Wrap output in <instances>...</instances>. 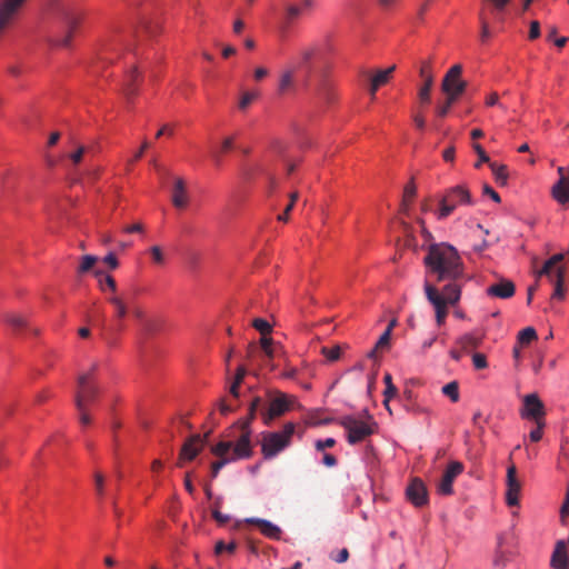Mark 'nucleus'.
<instances>
[{
    "label": "nucleus",
    "mask_w": 569,
    "mask_h": 569,
    "mask_svg": "<svg viewBox=\"0 0 569 569\" xmlns=\"http://www.w3.org/2000/svg\"><path fill=\"white\" fill-rule=\"evenodd\" d=\"M423 262L438 281L459 280L463 277L461 257L455 247L446 242L431 244Z\"/></svg>",
    "instance_id": "f257e3e1"
},
{
    "label": "nucleus",
    "mask_w": 569,
    "mask_h": 569,
    "mask_svg": "<svg viewBox=\"0 0 569 569\" xmlns=\"http://www.w3.org/2000/svg\"><path fill=\"white\" fill-rule=\"evenodd\" d=\"M296 430L293 422L284 423L282 430L263 432L261 440V453L264 459L269 460L278 456L291 443L292 436Z\"/></svg>",
    "instance_id": "f03ea898"
},
{
    "label": "nucleus",
    "mask_w": 569,
    "mask_h": 569,
    "mask_svg": "<svg viewBox=\"0 0 569 569\" xmlns=\"http://www.w3.org/2000/svg\"><path fill=\"white\" fill-rule=\"evenodd\" d=\"M59 30L50 36V43L56 47L68 48L74 30L79 24V17L68 7H61L58 16Z\"/></svg>",
    "instance_id": "7ed1b4c3"
},
{
    "label": "nucleus",
    "mask_w": 569,
    "mask_h": 569,
    "mask_svg": "<svg viewBox=\"0 0 569 569\" xmlns=\"http://www.w3.org/2000/svg\"><path fill=\"white\" fill-rule=\"evenodd\" d=\"M339 423L348 431L347 440L350 445L363 441L377 428V423L370 416L367 421L359 420L353 416H345L339 420Z\"/></svg>",
    "instance_id": "20e7f679"
},
{
    "label": "nucleus",
    "mask_w": 569,
    "mask_h": 569,
    "mask_svg": "<svg viewBox=\"0 0 569 569\" xmlns=\"http://www.w3.org/2000/svg\"><path fill=\"white\" fill-rule=\"evenodd\" d=\"M472 204L470 191L465 186H456L446 190L440 200L438 219L449 217L458 206Z\"/></svg>",
    "instance_id": "39448f33"
},
{
    "label": "nucleus",
    "mask_w": 569,
    "mask_h": 569,
    "mask_svg": "<svg viewBox=\"0 0 569 569\" xmlns=\"http://www.w3.org/2000/svg\"><path fill=\"white\" fill-rule=\"evenodd\" d=\"M322 54V44L320 42H311L301 46L297 51L295 68L299 71L306 72V86L310 81L311 73L313 71V63L320 59Z\"/></svg>",
    "instance_id": "423d86ee"
},
{
    "label": "nucleus",
    "mask_w": 569,
    "mask_h": 569,
    "mask_svg": "<svg viewBox=\"0 0 569 569\" xmlns=\"http://www.w3.org/2000/svg\"><path fill=\"white\" fill-rule=\"evenodd\" d=\"M96 370L97 365H93L89 372L80 375L78 378V391L74 396V403L78 410L87 409L98 397L99 390L97 386L91 382L92 375Z\"/></svg>",
    "instance_id": "0eeeda50"
},
{
    "label": "nucleus",
    "mask_w": 569,
    "mask_h": 569,
    "mask_svg": "<svg viewBox=\"0 0 569 569\" xmlns=\"http://www.w3.org/2000/svg\"><path fill=\"white\" fill-rule=\"evenodd\" d=\"M256 411H249L246 418L240 419L237 425L241 429V436L238 438L234 445L236 458H250L252 456L251 446V423L256 418Z\"/></svg>",
    "instance_id": "6e6552de"
},
{
    "label": "nucleus",
    "mask_w": 569,
    "mask_h": 569,
    "mask_svg": "<svg viewBox=\"0 0 569 569\" xmlns=\"http://www.w3.org/2000/svg\"><path fill=\"white\" fill-rule=\"evenodd\" d=\"M461 74L462 66L459 63L452 66L441 81V91L445 94L460 98L467 89V81L461 79Z\"/></svg>",
    "instance_id": "1a4fd4ad"
},
{
    "label": "nucleus",
    "mask_w": 569,
    "mask_h": 569,
    "mask_svg": "<svg viewBox=\"0 0 569 569\" xmlns=\"http://www.w3.org/2000/svg\"><path fill=\"white\" fill-rule=\"evenodd\" d=\"M291 399L283 392H277L270 400L269 407L261 410V418L264 425L269 426L276 418L282 416L290 409Z\"/></svg>",
    "instance_id": "9d476101"
},
{
    "label": "nucleus",
    "mask_w": 569,
    "mask_h": 569,
    "mask_svg": "<svg viewBox=\"0 0 569 569\" xmlns=\"http://www.w3.org/2000/svg\"><path fill=\"white\" fill-rule=\"evenodd\" d=\"M234 445L232 441H220L212 448V453L220 459L212 463L211 466V476L216 478L227 463L236 460H240L241 458H236L234 453Z\"/></svg>",
    "instance_id": "9b49d317"
},
{
    "label": "nucleus",
    "mask_w": 569,
    "mask_h": 569,
    "mask_svg": "<svg viewBox=\"0 0 569 569\" xmlns=\"http://www.w3.org/2000/svg\"><path fill=\"white\" fill-rule=\"evenodd\" d=\"M523 406L520 410L522 419L541 421L546 415L545 405L537 393L526 395L522 399Z\"/></svg>",
    "instance_id": "f8f14e48"
},
{
    "label": "nucleus",
    "mask_w": 569,
    "mask_h": 569,
    "mask_svg": "<svg viewBox=\"0 0 569 569\" xmlns=\"http://www.w3.org/2000/svg\"><path fill=\"white\" fill-rule=\"evenodd\" d=\"M463 465L460 461H451L446 468L441 480L438 485V492L442 496H450L453 493V481L463 472Z\"/></svg>",
    "instance_id": "ddd939ff"
},
{
    "label": "nucleus",
    "mask_w": 569,
    "mask_h": 569,
    "mask_svg": "<svg viewBox=\"0 0 569 569\" xmlns=\"http://www.w3.org/2000/svg\"><path fill=\"white\" fill-rule=\"evenodd\" d=\"M425 291L427 299L435 308L437 325L442 326L448 315V306L446 305V300L440 295L438 289L428 282L425 284Z\"/></svg>",
    "instance_id": "4468645a"
},
{
    "label": "nucleus",
    "mask_w": 569,
    "mask_h": 569,
    "mask_svg": "<svg viewBox=\"0 0 569 569\" xmlns=\"http://www.w3.org/2000/svg\"><path fill=\"white\" fill-rule=\"evenodd\" d=\"M419 74L423 79L422 86L419 88L418 98L421 103L430 102V92L433 86V73L431 69V62L429 60L423 61L419 69Z\"/></svg>",
    "instance_id": "2eb2a0df"
},
{
    "label": "nucleus",
    "mask_w": 569,
    "mask_h": 569,
    "mask_svg": "<svg viewBox=\"0 0 569 569\" xmlns=\"http://www.w3.org/2000/svg\"><path fill=\"white\" fill-rule=\"evenodd\" d=\"M407 499L416 507H422L428 502V491L423 481L419 478L411 480L406 489Z\"/></svg>",
    "instance_id": "dca6fc26"
},
{
    "label": "nucleus",
    "mask_w": 569,
    "mask_h": 569,
    "mask_svg": "<svg viewBox=\"0 0 569 569\" xmlns=\"http://www.w3.org/2000/svg\"><path fill=\"white\" fill-rule=\"evenodd\" d=\"M521 490L520 481L517 479V469L512 465L507 470V491L506 502L509 507L519 505V495Z\"/></svg>",
    "instance_id": "f3484780"
},
{
    "label": "nucleus",
    "mask_w": 569,
    "mask_h": 569,
    "mask_svg": "<svg viewBox=\"0 0 569 569\" xmlns=\"http://www.w3.org/2000/svg\"><path fill=\"white\" fill-rule=\"evenodd\" d=\"M313 7V0H300V3H287L283 13V28L290 27L305 12Z\"/></svg>",
    "instance_id": "a211bd4d"
},
{
    "label": "nucleus",
    "mask_w": 569,
    "mask_h": 569,
    "mask_svg": "<svg viewBox=\"0 0 569 569\" xmlns=\"http://www.w3.org/2000/svg\"><path fill=\"white\" fill-rule=\"evenodd\" d=\"M204 443V439L201 438L200 435H193L191 436L182 446L180 455H179V461L178 466H182V461H191L193 460L198 453L202 450Z\"/></svg>",
    "instance_id": "6ab92c4d"
},
{
    "label": "nucleus",
    "mask_w": 569,
    "mask_h": 569,
    "mask_svg": "<svg viewBox=\"0 0 569 569\" xmlns=\"http://www.w3.org/2000/svg\"><path fill=\"white\" fill-rule=\"evenodd\" d=\"M142 81V76L137 69V67H131L128 72L124 76L123 83H122V92L130 102L137 94H138V88L139 83Z\"/></svg>",
    "instance_id": "aec40b11"
},
{
    "label": "nucleus",
    "mask_w": 569,
    "mask_h": 569,
    "mask_svg": "<svg viewBox=\"0 0 569 569\" xmlns=\"http://www.w3.org/2000/svg\"><path fill=\"white\" fill-rule=\"evenodd\" d=\"M515 283L507 278H500L497 282L490 284L486 289L487 296L499 299H509L515 295Z\"/></svg>",
    "instance_id": "412c9836"
},
{
    "label": "nucleus",
    "mask_w": 569,
    "mask_h": 569,
    "mask_svg": "<svg viewBox=\"0 0 569 569\" xmlns=\"http://www.w3.org/2000/svg\"><path fill=\"white\" fill-rule=\"evenodd\" d=\"M559 174V180L552 187V197L560 204H566L569 202V191L566 187L567 180L569 179V168L565 169L563 167H559L557 169Z\"/></svg>",
    "instance_id": "4be33fe9"
},
{
    "label": "nucleus",
    "mask_w": 569,
    "mask_h": 569,
    "mask_svg": "<svg viewBox=\"0 0 569 569\" xmlns=\"http://www.w3.org/2000/svg\"><path fill=\"white\" fill-rule=\"evenodd\" d=\"M246 522L259 527L260 532L269 539L279 540L281 537V529L269 520L260 518H247Z\"/></svg>",
    "instance_id": "5701e85b"
},
{
    "label": "nucleus",
    "mask_w": 569,
    "mask_h": 569,
    "mask_svg": "<svg viewBox=\"0 0 569 569\" xmlns=\"http://www.w3.org/2000/svg\"><path fill=\"white\" fill-rule=\"evenodd\" d=\"M171 201L177 209H184L188 206L189 198L186 181L182 178L174 179Z\"/></svg>",
    "instance_id": "b1692460"
},
{
    "label": "nucleus",
    "mask_w": 569,
    "mask_h": 569,
    "mask_svg": "<svg viewBox=\"0 0 569 569\" xmlns=\"http://www.w3.org/2000/svg\"><path fill=\"white\" fill-rule=\"evenodd\" d=\"M553 569H568L567 545L565 541H558L551 557Z\"/></svg>",
    "instance_id": "393cba45"
},
{
    "label": "nucleus",
    "mask_w": 569,
    "mask_h": 569,
    "mask_svg": "<svg viewBox=\"0 0 569 569\" xmlns=\"http://www.w3.org/2000/svg\"><path fill=\"white\" fill-rule=\"evenodd\" d=\"M315 90L318 97L327 102H331L335 98L332 84L325 73L317 80Z\"/></svg>",
    "instance_id": "a878e982"
},
{
    "label": "nucleus",
    "mask_w": 569,
    "mask_h": 569,
    "mask_svg": "<svg viewBox=\"0 0 569 569\" xmlns=\"http://www.w3.org/2000/svg\"><path fill=\"white\" fill-rule=\"evenodd\" d=\"M450 282L446 284L440 293L446 300V305H456L461 297V287L457 283L458 280H449Z\"/></svg>",
    "instance_id": "bb28decb"
},
{
    "label": "nucleus",
    "mask_w": 569,
    "mask_h": 569,
    "mask_svg": "<svg viewBox=\"0 0 569 569\" xmlns=\"http://www.w3.org/2000/svg\"><path fill=\"white\" fill-rule=\"evenodd\" d=\"M296 71L297 68H295V66H291L281 73L278 84L279 94L283 96L293 89Z\"/></svg>",
    "instance_id": "cd10ccee"
},
{
    "label": "nucleus",
    "mask_w": 569,
    "mask_h": 569,
    "mask_svg": "<svg viewBox=\"0 0 569 569\" xmlns=\"http://www.w3.org/2000/svg\"><path fill=\"white\" fill-rule=\"evenodd\" d=\"M482 342V337L476 336L473 332L462 335L456 340V343L467 352L469 349L478 348Z\"/></svg>",
    "instance_id": "c85d7f7f"
},
{
    "label": "nucleus",
    "mask_w": 569,
    "mask_h": 569,
    "mask_svg": "<svg viewBox=\"0 0 569 569\" xmlns=\"http://www.w3.org/2000/svg\"><path fill=\"white\" fill-rule=\"evenodd\" d=\"M565 273H566V270L563 267H558L556 269V279L552 281L555 284L552 298H556V299L563 298V296H565V289H563Z\"/></svg>",
    "instance_id": "c756f323"
},
{
    "label": "nucleus",
    "mask_w": 569,
    "mask_h": 569,
    "mask_svg": "<svg viewBox=\"0 0 569 569\" xmlns=\"http://www.w3.org/2000/svg\"><path fill=\"white\" fill-rule=\"evenodd\" d=\"M94 277L97 278L99 287L102 291H104L106 288H109L112 292H116L117 283L110 274H107L101 270H96Z\"/></svg>",
    "instance_id": "7c9ffc66"
},
{
    "label": "nucleus",
    "mask_w": 569,
    "mask_h": 569,
    "mask_svg": "<svg viewBox=\"0 0 569 569\" xmlns=\"http://www.w3.org/2000/svg\"><path fill=\"white\" fill-rule=\"evenodd\" d=\"M4 321L16 331H20L29 327L28 320L21 315H7L4 317Z\"/></svg>",
    "instance_id": "2f4dec72"
},
{
    "label": "nucleus",
    "mask_w": 569,
    "mask_h": 569,
    "mask_svg": "<svg viewBox=\"0 0 569 569\" xmlns=\"http://www.w3.org/2000/svg\"><path fill=\"white\" fill-rule=\"evenodd\" d=\"M490 169L495 176L496 181L500 186H506L508 181V168L505 164H498L497 162H490Z\"/></svg>",
    "instance_id": "473e14b6"
},
{
    "label": "nucleus",
    "mask_w": 569,
    "mask_h": 569,
    "mask_svg": "<svg viewBox=\"0 0 569 569\" xmlns=\"http://www.w3.org/2000/svg\"><path fill=\"white\" fill-rule=\"evenodd\" d=\"M446 98L443 102L439 103L436 107V114L440 118L447 117L451 107L459 100V98L453 97L452 94H445Z\"/></svg>",
    "instance_id": "72a5a7b5"
},
{
    "label": "nucleus",
    "mask_w": 569,
    "mask_h": 569,
    "mask_svg": "<svg viewBox=\"0 0 569 569\" xmlns=\"http://www.w3.org/2000/svg\"><path fill=\"white\" fill-rule=\"evenodd\" d=\"M244 376H246V369L243 367H239L237 369L234 380L229 387V392L232 396V398H234V399H238L240 396L239 388L244 379Z\"/></svg>",
    "instance_id": "f704fd0d"
},
{
    "label": "nucleus",
    "mask_w": 569,
    "mask_h": 569,
    "mask_svg": "<svg viewBox=\"0 0 569 569\" xmlns=\"http://www.w3.org/2000/svg\"><path fill=\"white\" fill-rule=\"evenodd\" d=\"M396 70V66H391L383 70H378L375 76L371 78L373 82H376V86H385L389 82L393 71Z\"/></svg>",
    "instance_id": "c9c22d12"
},
{
    "label": "nucleus",
    "mask_w": 569,
    "mask_h": 569,
    "mask_svg": "<svg viewBox=\"0 0 569 569\" xmlns=\"http://www.w3.org/2000/svg\"><path fill=\"white\" fill-rule=\"evenodd\" d=\"M490 4L491 11L495 14L497 21H502V13L509 4L510 0H485Z\"/></svg>",
    "instance_id": "e433bc0d"
},
{
    "label": "nucleus",
    "mask_w": 569,
    "mask_h": 569,
    "mask_svg": "<svg viewBox=\"0 0 569 569\" xmlns=\"http://www.w3.org/2000/svg\"><path fill=\"white\" fill-rule=\"evenodd\" d=\"M536 339L537 332L532 327H527L518 333V343L522 346L530 345Z\"/></svg>",
    "instance_id": "4c0bfd02"
},
{
    "label": "nucleus",
    "mask_w": 569,
    "mask_h": 569,
    "mask_svg": "<svg viewBox=\"0 0 569 569\" xmlns=\"http://www.w3.org/2000/svg\"><path fill=\"white\" fill-rule=\"evenodd\" d=\"M98 261V258L92 254H86L81 257L80 264L77 269L78 273L82 274L88 271H90L96 262Z\"/></svg>",
    "instance_id": "58836bf2"
},
{
    "label": "nucleus",
    "mask_w": 569,
    "mask_h": 569,
    "mask_svg": "<svg viewBox=\"0 0 569 569\" xmlns=\"http://www.w3.org/2000/svg\"><path fill=\"white\" fill-rule=\"evenodd\" d=\"M108 301L114 307L116 316L119 319H123L127 316L128 309L123 300L117 296H112Z\"/></svg>",
    "instance_id": "ea45409f"
},
{
    "label": "nucleus",
    "mask_w": 569,
    "mask_h": 569,
    "mask_svg": "<svg viewBox=\"0 0 569 569\" xmlns=\"http://www.w3.org/2000/svg\"><path fill=\"white\" fill-rule=\"evenodd\" d=\"M383 382L386 385V389L383 391V397L386 398V402H390V399L398 393L397 387L392 383V377L390 373H386L383 377Z\"/></svg>",
    "instance_id": "a19ab883"
},
{
    "label": "nucleus",
    "mask_w": 569,
    "mask_h": 569,
    "mask_svg": "<svg viewBox=\"0 0 569 569\" xmlns=\"http://www.w3.org/2000/svg\"><path fill=\"white\" fill-rule=\"evenodd\" d=\"M416 192H417L416 184H415L413 180H411L405 187V190H403V200H402V210L403 211L408 210L409 202L413 199V197L416 196Z\"/></svg>",
    "instance_id": "79ce46f5"
},
{
    "label": "nucleus",
    "mask_w": 569,
    "mask_h": 569,
    "mask_svg": "<svg viewBox=\"0 0 569 569\" xmlns=\"http://www.w3.org/2000/svg\"><path fill=\"white\" fill-rule=\"evenodd\" d=\"M442 393L450 398L452 402L459 400V385L457 381H451L442 387Z\"/></svg>",
    "instance_id": "37998d69"
},
{
    "label": "nucleus",
    "mask_w": 569,
    "mask_h": 569,
    "mask_svg": "<svg viewBox=\"0 0 569 569\" xmlns=\"http://www.w3.org/2000/svg\"><path fill=\"white\" fill-rule=\"evenodd\" d=\"M140 29H141V31L146 32L149 36H154L159 32L160 24L158 21H153V20L143 18L141 20Z\"/></svg>",
    "instance_id": "c03bdc74"
},
{
    "label": "nucleus",
    "mask_w": 569,
    "mask_h": 569,
    "mask_svg": "<svg viewBox=\"0 0 569 569\" xmlns=\"http://www.w3.org/2000/svg\"><path fill=\"white\" fill-rule=\"evenodd\" d=\"M252 326L262 335V337H267V335H269L272 331L271 325L262 318L253 319Z\"/></svg>",
    "instance_id": "a18cd8bd"
},
{
    "label": "nucleus",
    "mask_w": 569,
    "mask_h": 569,
    "mask_svg": "<svg viewBox=\"0 0 569 569\" xmlns=\"http://www.w3.org/2000/svg\"><path fill=\"white\" fill-rule=\"evenodd\" d=\"M321 353L326 357V359L330 362L336 361L340 358L341 349L339 346L333 347H322Z\"/></svg>",
    "instance_id": "49530a36"
},
{
    "label": "nucleus",
    "mask_w": 569,
    "mask_h": 569,
    "mask_svg": "<svg viewBox=\"0 0 569 569\" xmlns=\"http://www.w3.org/2000/svg\"><path fill=\"white\" fill-rule=\"evenodd\" d=\"M473 150L476 151V153L478 154L479 159L478 161L475 163V168H480V166L485 162L489 163L490 164V158L488 157L487 152L485 151V149L482 148L481 144L479 143H473Z\"/></svg>",
    "instance_id": "de8ad7c7"
},
{
    "label": "nucleus",
    "mask_w": 569,
    "mask_h": 569,
    "mask_svg": "<svg viewBox=\"0 0 569 569\" xmlns=\"http://www.w3.org/2000/svg\"><path fill=\"white\" fill-rule=\"evenodd\" d=\"M221 498H218L216 501V508L212 510V517L213 519L221 526H224L229 522L230 516L224 515L218 510V507L220 506Z\"/></svg>",
    "instance_id": "09e8293b"
},
{
    "label": "nucleus",
    "mask_w": 569,
    "mask_h": 569,
    "mask_svg": "<svg viewBox=\"0 0 569 569\" xmlns=\"http://www.w3.org/2000/svg\"><path fill=\"white\" fill-rule=\"evenodd\" d=\"M236 548H237V545L234 541H231L230 543H224L223 541H218L214 546V552H216V555H220L223 551L233 553Z\"/></svg>",
    "instance_id": "8fccbe9b"
},
{
    "label": "nucleus",
    "mask_w": 569,
    "mask_h": 569,
    "mask_svg": "<svg viewBox=\"0 0 569 569\" xmlns=\"http://www.w3.org/2000/svg\"><path fill=\"white\" fill-rule=\"evenodd\" d=\"M150 254L156 264H163L166 261L164 253L159 246H153L150 248Z\"/></svg>",
    "instance_id": "3c124183"
},
{
    "label": "nucleus",
    "mask_w": 569,
    "mask_h": 569,
    "mask_svg": "<svg viewBox=\"0 0 569 569\" xmlns=\"http://www.w3.org/2000/svg\"><path fill=\"white\" fill-rule=\"evenodd\" d=\"M537 423V428L531 430L529 433V438L532 442H538L541 440L543 435V428H545V420L541 421H535Z\"/></svg>",
    "instance_id": "603ef678"
},
{
    "label": "nucleus",
    "mask_w": 569,
    "mask_h": 569,
    "mask_svg": "<svg viewBox=\"0 0 569 569\" xmlns=\"http://www.w3.org/2000/svg\"><path fill=\"white\" fill-rule=\"evenodd\" d=\"M472 363L477 370H482L488 367L487 357L480 352H476L472 355Z\"/></svg>",
    "instance_id": "864d4df0"
},
{
    "label": "nucleus",
    "mask_w": 569,
    "mask_h": 569,
    "mask_svg": "<svg viewBox=\"0 0 569 569\" xmlns=\"http://www.w3.org/2000/svg\"><path fill=\"white\" fill-rule=\"evenodd\" d=\"M260 345L267 358L271 360L274 356L272 349V339L268 337H261Z\"/></svg>",
    "instance_id": "5fc2aeb1"
},
{
    "label": "nucleus",
    "mask_w": 569,
    "mask_h": 569,
    "mask_svg": "<svg viewBox=\"0 0 569 569\" xmlns=\"http://www.w3.org/2000/svg\"><path fill=\"white\" fill-rule=\"evenodd\" d=\"M479 18H480V22H481L480 40H481V42L486 43L488 41V39L491 37L489 23L483 18L482 12H480Z\"/></svg>",
    "instance_id": "6e6d98bb"
},
{
    "label": "nucleus",
    "mask_w": 569,
    "mask_h": 569,
    "mask_svg": "<svg viewBox=\"0 0 569 569\" xmlns=\"http://www.w3.org/2000/svg\"><path fill=\"white\" fill-rule=\"evenodd\" d=\"M258 94L256 92H244L239 101V109L246 110L249 104L257 99Z\"/></svg>",
    "instance_id": "4d7b16f0"
},
{
    "label": "nucleus",
    "mask_w": 569,
    "mask_h": 569,
    "mask_svg": "<svg viewBox=\"0 0 569 569\" xmlns=\"http://www.w3.org/2000/svg\"><path fill=\"white\" fill-rule=\"evenodd\" d=\"M96 492L101 498L104 495V477L100 472L94 473Z\"/></svg>",
    "instance_id": "13d9d810"
},
{
    "label": "nucleus",
    "mask_w": 569,
    "mask_h": 569,
    "mask_svg": "<svg viewBox=\"0 0 569 569\" xmlns=\"http://www.w3.org/2000/svg\"><path fill=\"white\" fill-rule=\"evenodd\" d=\"M553 266L548 264V260L543 263L541 270H539L538 276H547L550 281H553L556 279V270L553 271Z\"/></svg>",
    "instance_id": "bf43d9fd"
},
{
    "label": "nucleus",
    "mask_w": 569,
    "mask_h": 569,
    "mask_svg": "<svg viewBox=\"0 0 569 569\" xmlns=\"http://www.w3.org/2000/svg\"><path fill=\"white\" fill-rule=\"evenodd\" d=\"M390 337L391 333L389 332V330H385L375 345L376 349L387 348L389 346Z\"/></svg>",
    "instance_id": "052dcab7"
},
{
    "label": "nucleus",
    "mask_w": 569,
    "mask_h": 569,
    "mask_svg": "<svg viewBox=\"0 0 569 569\" xmlns=\"http://www.w3.org/2000/svg\"><path fill=\"white\" fill-rule=\"evenodd\" d=\"M149 148V142L148 141H143L140 149L133 154V157L131 159L128 160V166H132L136 161H138L139 159H141V157L143 156L144 151Z\"/></svg>",
    "instance_id": "680f3d73"
},
{
    "label": "nucleus",
    "mask_w": 569,
    "mask_h": 569,
    "mask_svg": "<svg viewBox=\"0 0 569 569\" xmlns=\"http://www.w3.org/2000/svg\"><path fill=\"white\" fill-rule=\"evenodd\" d=\"M218 407L221 415L224 416L236 410V407L232 406V402H227V400L223 398L219 400Z\"/></svg>",
    "instance_id": "e2e57ef3"
},
{
    "label": "nucleus",
    "mask_w": 569,
    "mask_h": 569,
    "mask_svg": "<svg viewBox=\"0 0 569 569\" xmlns=\"http://www.w3.org/2000/svg\"><path fill=\"white\" fill-rule=\"evenodd\" d=\"M336 445V440L333 438H327L325 440H317L315 447L318 451H322L326 448H331Z\"/></svg>",
    "instance_id": "0e129e2a"
},
{
    "label": "nucleus",
    "mask_w": 569,
    "mask_h": 569,
    "mask_svg": "<svg viewBox=\"0 0 569 569\" xmlns=\"http://www.w3.org/2000/svg\"><path fill=\"white\" fill-rule=\"evenodd\" d=\"M433 0H425L418 8L417 10V20L422 22L425 20V14L430 6V3L432 2Z\"/></svg>",
    "instance_id": "69168bd1"
},
{
    "label": "nucleus",
    "mask_w": 569,
    "mask_h": 569,
    "mask_svg": "<svg viewBox=\"0 0 569 569\" xmlns=\"http://www.w3.org/2000/svg\"><path fill=\"white\" fill-rule=\"evenodd\" d=\"M540 37V23L535 20L530 22L529 39L535 40Z\"/></svg>",
    "instance_id": "338daca9"
},
{
    "label": "nucleus",
    "mask_w": 569,
    "mask_h": 569,
    "mask_svg": "<svg viewBox=\"0 0 569 569\" xmlns=\"http://www.w3.org/2000/svg\"><path fill=\"white\" fill-rule=\"evenodd\" d=\"M266 409L263 407V400L260 397H254L249 403V411H256Z\"/></svg>",
    "instance_id": "774afa93"
}]
</instances>
